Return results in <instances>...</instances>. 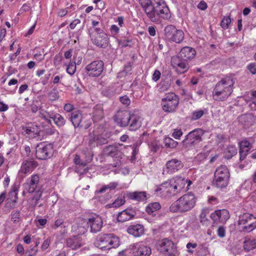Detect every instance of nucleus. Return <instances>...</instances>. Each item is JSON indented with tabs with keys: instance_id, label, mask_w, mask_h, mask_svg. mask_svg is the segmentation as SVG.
Returning <instances> with one entry per match:
<instances>
[{
	"instance_id": "nucleus-1",
	"label": "nucleus",
	"mask_w": 256,
	"mask_h": 256,
	"mask_svg": "<svg viewBox=\"0 0 256 256\" xmlns=\"http://www.w3.org/2000/svg\"><path fill=\"white\" fill-rule=\"evenodd\" d=\"M140 4L149 20L158 22L162 18L170 20L171 17L170 10L166 3L162 0H140Z\"/></svg>"
},
{
	"instance_id": "nucleus-2",
	"label": "nucleus",
	"mask_w": 256,
	"mask_h": 256,
	"mask_svg": "<svg viewBox=\"0 0 256 256\" xmlns=\"http://www.w3.org/2000/svg\"><path fill=\"white\" fill-rule=\"evenodd\" d=\"M196 52L192 48L186 46L183 48L179 54L172 58L171 63L172 66L176 68L178 73H183L188 68L186 62L195 57Z\"/></svg>"
},
{
	"instance_id": "nucleus-3",
	"label": "nucleus",
	"mask_w": 256,
	"mask_h": 256,
	"mask_svg": "<svg viewBox=\"0 0 256 256\" xmlns=\"http://www.w3.org/2000/svg\"><path fill=\"white\" fill-rule=\"evenodd\" d=\"M197 198L195 194L188 192L172 203L170 210L172 212H186L192 210L195 206Z\"/></svg>"
},
{
	"instance_id": "nucleus-4",
	"label": "nucleus",
	"mask_w": 256,
	"mask_h": 256,
	"mask_svg": "<svg viewBox=\"0 0 256 256\" xmlns=\"http://www.w3.org/2000/svg\"><path fill=\"white\" fill-rule=\"evenodd\" d=\"M233 84V80L230 78H226L219 81L213 90V98L217 101L226 100L232 93Z\"/></svg>"
},
{
	"instance_id": "nucleus-5",
	"label": "nucleus",
	"mask_w": 256,
	"mask_h": 256,
	"mask_svg": "<svg viewBox=\"0 0 256 256\" xmlns=\"http://www.w3.org/2000/svg\"><path fill=\"white\" fill-rule=\"evenodd\" d=\"M230 172L226 166H218L214 173L212 185L220 189L226 188L230 183Z\"/></svg>"
},
{
	"instance_id": "nucleus-6",
	"label": "nucleus",
	"mask_w": 256,
	"mask_h": 256,
	"mask_svg": "<svg viewBox=\"0 0 256 256\" xmlns=\"http://www.w3.org/2000/svg\"><path fill=\"white\" fill-rule=\"evenodd\" d=\"M96 246L102 250H109L120 245V240L113 234H100L95 242Z\"/></svg>"
},
{
	"instance_id": "nucleus-7",
	"label": "nucleus",
	"mask_w": 256,
	"mask_h": 256,
	"mask_svg": "<svg viewBox=\"0 0 256 256\" xmlns=\"http://www.w3.org/2000/svg\"><path fill=\"white\" fill-rule=\"evenodd\" d=\"M204 131L202 128H196L190 132L182 141L183 145L186 148H190L202 141Z\"/></svg>"
},
{
	"instance_id": "nucleus-8",
	"label": "nucleus",
	"mask_w": 256,
	"mask_h": 256,
	"mask_svg": "<svg viewBox=\"0 0 256 256\" xmlns=\"http://www.w3.org/2000/svg\"><path fill=\"white\" fill-rule=\"evenodd\" d=\"M238 224L243 226L242 232H250L256 228V218L252 214L244 213L239 216Z\"/></svg>"
},
{
	"instance_id": "nucleus-9",
	"label": "nucleus",
	"mask_w": 256,
	"mask_h": 256,
	"mask_svg": "<svg viewBox=\"0 0 256 256\" xmlns=\"http://www.w3.org/2000/svg\"><path fill=\"white\" fill-rule=\"evenodd\" d=\"M178 103L179 98L174 92L166 94L162 100V105L165 112L175 111Z\"/></svg>"
},
{
	"instance_id": "nucleus-10",
	"label": "nucleus",
	"mask_w": 256,
	"mask_h": 256,
	"mask_svg": "<svg viewBox=\"0 0 256 256\" xmlns=\"http://www.w3.org/2000/svg\"><path fill=\"white\" fill-rule=\"evenodd\" d=\"M54 146L51 143L42 142L36 147V156L37 158L45 160L50 158L53 154Z\"/></svg>"
},
{
	"instance_id": "nucleus-11",
	"label": "nucleus",
	"mask_w": 256,
	"mask_h": 256,
	"mask_svg": "<svg viewBox=\"0 0 256 256\" xmlns=\"http://www.w3.org/2000/svg\"><path fill=\"white\" fill-rule=\"evenodd\" d=\"M157 248L160 252L168 256H176L177 254L175 244L168 238H164L159 240Z\"/></svg>"
},
{
	"instance_id": "nucleus-12",
	"label": "nucleus",
	"mask_w": 256,
	"mask_h": 256,
	"mask_svg": "<svg viewBox=\"0 0 256 256\" xmlns=\"http://www.w3.org/2000/svg\"><path fill=\"white\" fill-rule=\"evenodd\" d=\"M164 32L165 36L170 41L179 44L184 40V32L182 30H177L174 25L170 24L166 26Z\"/></svg>"
},
{
	"instance_id": "nucleus-13",
	"label": "nucleus",
	"mask_w": 256,
	"mask_h": 256,
	"mask_svg": "<svg viewBox=\"0 0 256 256\" xmlns=\"http://www.w3.org/2000/svg\"><path fill=\"white\" fill-rule=\"evenodd\" d=\"M175 194L186 192L190 189L192 182L181 176H176L170 179Z\"/></svg>"
},
{
	"instance_id": "nucleus-14",
	"label": "nucleus",
	"mask_w": 256,
	"mask_h": 256,
	"mask_svg": "<svg viewBox=\"0 0 256 256\" xmlns=\"http://www.w3.org/2000/svg\"><path fill=\"white\" fill-rule=\"evenodd\" d=\"M230 217L229 212L226 209L216 210L210 214V218L212 221L213 225L224 224L230 218Z\"/></svg>"
},
{
	"instance_id": "nucleus-15",
	"label": "nucleus",
	"mask_w": 256,
	"mask_h": 256,
	"mask_svg": "<svg viewBox=\"0 0 256 256\" xmlns=\"http://www.w3.org/2000/svg\"><path fill=\"white\" fill-rule=\"evenodd\" d=\"M104 63L102 60H94L86 67V74L91 77L100 76L104 70Z\"/></svg>"
},
{
	"instance_id": "nucleus-16",
	"label": "nucleus",
	"mask_w": 256,
	"mask_h": 256,
	"mask_svg": "<svg viewBox=\"0 0 256 256\" xmlns=\"http://www.w3.org/2000/svg\"><path fill=\"white\" fill-rule=\"evenodd\" d=\"M22 133L30 138H39L40 135V128L34 122H28L22 127Z\"/></svg>"
},
{
	"instance_id": "nucleus-17",
	"label": "nucleus",
	"mask_w": 256,
	"mask_h": 256,
	"mask_svg": "<svg viewBox=\"0 0 256 256\" xmlns=\"http://www.w3.org/2000/svg\"><path fill=\"white\" fill-rule=\"evenodd\" d=\"M86 222L88 226L90 228V232L92 233L99 232L103 226V221L102 218L96 214L90 216Z\"/></svg>"
},
{
	"instance_id": "nucleus-18",
	"label": "nucleus",
	"mask_w": 256,
	"mask_h": 256,
	"mask_svg": "<svg viewBox=\"0 0 256 256\" xmlns=\"http://www.w3.org/2000/svg\"><path fill=\"white\" fill-rule=\"evenodd\" d=\"M172 184L168 180L162 183L155 190L158 196L161 197L166 198L176 195Z\"/></svg>"
},
{
	"instance_id": "nucleus-19",
	"label": "nucleus",
	"mask_w": 256,
	"mask_h": 256,
	"mask_svg": "<svg viewBox=\"0 0 256 256\" xmlns=\"http://www.w3.org/2000/svg\"><path fill=\"white\" fill-rule=\"evenodd\" d=\"M132 254L134 256H150L152 250L143 242L136 243L133 246Z\"/></svg>"
},
{
	"instance_id": "nucleus-20",
	"label": "nucleus",
	"mask_w": 256,
	"mask_h": 256,
	"mask_svg": "<svg viewBox=\"0 0 256 256\" xmlns=\"http://www.w3.org/2000/svg\"><path fill=\"white\" fill-rule=\"evenodd\" d=\"M44 113H39L38 116L48 123L52 124L53 122L58 126L60 127L64 124L65 120L64 118L58 113H52V115L49 118L44 114Z\"/></svg>"
},
{
	"instance_id": "nucleus-21",
	"label": "nucleus",
	"mask_w": 256,
	"mask_h": 256,
	"mask_svg": "<svg viewBox=\"0 0 256 256\" xmlns=\"http://www.w3.org/2000/svg\"><path fill=\"white\" fill-rule=\"evenodd\" d=\"M38 162L33 159L24 160L22 164L20 172L28 174L32 172L38 166Z\"/></svg>"
},
{
	"instance_id": "nucleus-22",
	"label": "nucleus",
	"mask_w": 256,
	"mask_h": 256,
	"mask_svg": "<svg viewBox=\"0 0 256 256\" xmlns=\"http://www.w3.org/2000/svg\"><path fill=\"white\" fill-rule=\"evenodd\" d=\"M39 180L40 176L36 174L32 175L30 177L27 178L24 183L25 189L29 193L34 192L38 186Z\"/></svg>"
},
{
	"instance_id": "nucleus-23",
	"label": "nucleus",
	"mask_w": 256,
	"mask_h": 256,
	"mask_svg": "<svg viewBox=\"0 0 256 256\" xmlns=\"http://www.w3.org/2000/svg\"><path fill=\"white\" fill-rule=\"evenodd\" d=\"M86 222L84 218H78L76 220V223L72 226V230L78 235H82L86 232Z\"/></svg>"
},
{
	"instance_id": "nucleus-24",
	"label": "nucleus",
	"mask_w": 256,
	"mask_h": 256,
	"mask_svg": "<svg viewBox=\"0 0 256 256\" xmlns=\"http://www.w3.org/2000/svg\"><path fill=\"white\" fill-rule=\"evenodd\" d=\"M136 214V210L132 208H128L118 213L117 220L118 222H124L133 218Z\"/></svg>"
},
{
	"instance_id": "nucleus-25",
	"label": "nucleus",
	"mask_w": 256,
	"mask_h": 256,
	"mask_svg": "<svg viewBox=\"0 0 256 256\" xmlns=\"http://www.w3.org/2000/svg\"><path fill=\"white\" fill-rule=\"evenodd\" d=\"M92 43L100 48H106L108 46V38L107 34L104 36H94L93 33H90Z\"/></svg>"
},
{
	"instance_id": "nucleus-26",
	"label": "nucleus",
	"mask_w": 256,
	"mask_h": 256,
	"mask_svg": "<svg viewBox=\"0 0 256 256\" xmlns=\"http://www.w3.org/2000/svg\"><path fill=\"white\" fill-rule=\"evenodd\" d=\"M84 244L82 238L79 236H72L66 240V245L72 250H76L81 247Z\"/></svg>"
},
{
	"instance_id": "nucleus-27",
	"label": "nucleus",
	"mask_w": 256,
	"mask_h": 256,
	"mask_svg": "<svg viewBox=\"0 0 256 256\" xmlns=\"http://www.w3.org/2000/svg\"><path fill=\"white\" fill-rule=\"evenodd\" d=\"M166 167L168 172L172 174L180 170L183 167V164L180 160L172 159L166 162Z\"/></svg>"
},
{
	"instance_id": "nucleus-28",
	"label": "nucleus",
	"mask_w": 256,
	"mask_h": 256,
	"mask_svg": "<svg viewBox=\"0 0 256 256\" xmlns=\"http://www.w3.org/2000/svg\"><path fill=\"white\" fill-rule=\"evenodd\" d=\"M128 232L135 237H140L144 232V227L140 224L132 225L128 226Z\"/></svg>"
},
{
	"instance_id": "nucleus-29",
	"label": "nucleus",
	"mask_w": 256,
	"mask_h": 256,
	"mask_svg": "<svg viewBox=\"0 0 256 256\" xmlns=\"http://www.w3.org/2000/svg\"><path fill=\"white\" fill-rule=\"evenodd\" d=\"M130 114H125L120 113L118 114H116L114 116V120L120 126H126L128 125L130 120Z\"/></svg>"
},
{
	"instance_id": "nucleus-30",
	"label": "nucleus",
	"mask_w": 256,
	"mask_h": 256,
	"mask_svg": "<svg viewBox=\"0 0 256 256\" xmlns=\"http://www.w3.org/2000/svg\"><path fill=\"white\" fill-rule=\"evenodd\" d=\"M93 133L94 136L92 137L88 142V145L90 148H92L98 145L104 144L107 142L106 139L102 138L100 135L96 134L94 131Z\"/></svg>"
},
{
	"instance_id": "nucleus-31",
	"label": "nucleus",
	"mask_w": 256,
	"mask_h": 256,
	"mask_svg": "<svg viewBox=\"0 0 256 256\" xmlns=\"http://www.w3.org/2000/svg\"><path fill=\"white\" fill-rule=\"evenodd\" d=\"M74 161L76 164L75 168L76 172L82 174H86L88 172V170L85 168L86 164L81 161L80 156L76 154L75 156Z\"/></svg>"
},
{
	"instance_id": "nucleus-32",
	"label": "nucleus",
	"mask_w": 256,
	"mask_h": 256,
	"mask_svg": "<svg viewBox=\"0 0 256 256\" xmlns=\"http://www.w3.org/2000/svg\"><path fill=\"white\" fill-rule=\"evenodd\" d=\"M127 197L135 201H144L146 200V194L145 192H129L126 194Z\"/></svg>"
},
{
	"instance_id": "nucleus-33",
	"label": "nucleus",
	"mask_w": 256,
	"mask_h": 256,
	"mask_svg": "<svg viewBox=\"0 0 256 256\" xmlns=\"http://www.w3.org/2000/svg\"><path fill=\"white\" fill-rule=\"evenodd\" d=\"M131 122L130 124V130L135 131L138 129L142 125L141 118L132 114L130 116Z\"/></svg>"
},
{
	"instance_id": "nucleus-34",
	"label": "nucleus",
	"mask_w": 256,
	"mask_h": 256,
	"mask_svg": "<svg viewBox=\"0 0 256 256\" xmlns=\"http://www.w3.org/2000/svg\"><path fill=\"white\" fill-rule=\"evenodd\" d=\"M243 248L245 252H248L256 248V240L246 237L243 243Z\"/></svg>"
},
{
	"instance_id": "nucleus-35",
	"label": "nucleus",
	"mask_w": 256,
	"mask_h": 256,
	"mask_svg": "<svg viewBox=\"0 0 256 256\" xmlns=\"http://www.w3.org/2000/svg\"><path fill=\"white\" fill-rule=\"evenodd\" d=\"M208 211L206 209H202L199 215L200 222L203 226H208L210 221L208 218Z\"/></svg>"
},
{
	"instance_id": "nucleus-36",
	"label": "nucleus",
	"mask_w": 256,
	"mask_h": 256,
	"mask_svg": "<svg viewBox=\"0 0 256 256\" xmlns=\"http://www.w3.org/2000/svg\"><path fill=\"white\" fill-rule=\"evenodd\" d=\"M161 208V206L159 202H154L149 204L146 207V210L149 214L154 216V212L158 211Z\"/></svg>"
},
{
	"instance_id": "nucleus-37",
	"label": "nucleus",
	"mask_w": 256,
	"mask_h": 256,
	"mask_svg": "<svg viewBox=\"0 0 256 256\" xmlns=\"http://www.w3.org/2000/svg\"><path fill=\"white\" fill-rule=\"evenodd\" d=\"M118 148L115 145H110L104 148V152L106 156H114L117 154Z\"/></svg>"
},
{
	"instance_id": "nucleus-38",
	"label": "nucleus",
	"mask_w": 256,
	"mask_h": 256,
	"mask_svg": "<svg viewBox=\"0 0 256 256\" xmlns=\"http://www.w3.org/2000/svg\"><path fill=\"white\" fill-rule=\"evenodd\" d=\"M82 120V113H72L70 120L74 127H78L80 126Z\"/></svg>"
},
{
	"instance_id": "nucleus-39",
	"label": "nucleus",
	"mask_w": 256,
	"mask_h": 256,
	"mask_svg": "<svg viewBox=\"0 0 256 256\" xmlns=\"http://www.w3.org/2000/svg\"><path fill=\"white\" fill-rule=\"evenodd\" d=\"M164 146L166 148H176L178 144V142L175 141L174 140L170 138H166L164 139Z\"/></svg>"
},
{
	"instance_id": "nucleus-40",
	"label": "nucleus",
	"mask_w": 256,
	"mask_h": 256,
	"mask_svg": "<svg viewBox=\"0 0 256 256\" xmlns=\"http://www.w3.org/2000/svg\"><path fill=\"white\" fill-rule=\"evenodd\" d=\"M126 202L125 198L123 196H120L111 204H110L111 208H118L123 205Z\"/></svg>"
},
{
	"instance_id": "nucleus-41",
	"label": "nucleus",
	"mask_w": 256,
	"mask_h": 256,
	"mask_svg": "<svg viewBox=\"0 0 256 256\" xmlns=\"http://www.w3.org/2000/svg\"><path fill=\"white\" fill-rule=\"evenodd\" d=\"M20 211L18 210L12 212L10 214L11 220L15 224L19 222L20 220Z\"/></svg>"
},
{
	"instance_id": "nucleus-42",
	"label": "nucleus",
	"mask_w": 256,
	"mask_h": 256,
	"mask_svg": "<svg viewBox=\"0 0 256 256\" xmlns=\"http://www.w3.org/2000/svg\"><path fill=\"white\" fill-rule=\"evenodd\" d=\"M42 192L41 190H38L35 192L32 198V204L34 207L36 206L38 204L39 200L42 197Z\"/></svg>"
},
{
	"instance_id": "nucleus-43",
	"label": "nucleus",
	"mask_w": 256,
	"mask_h": 256,
	"mask_svg": "<svg viewBox=\"0 0 256 256\" xmlns=\"http://www.w3.org/2000/svg\"><path fill=\"white\" fill-rule=\"evenodd\" d=\"M250 150V148H244L240 146L239 153L240 156V160H242L245 158Z\"/></svg>"
},
{
	"instance_id": "nucleus-44",
	"label": "nucleus",
	"mask_w": 256,
	"mask_h": 256,
	"mask_svg": "<svg viewBox=\"0 0 256 256\" xmlns=\"http://www.w3.org/2000/svg\"><path fill=\"white\" fill-rule=\"evenodd\" d=\"M76 70V64L75 62H70L68 66L66 71L70 75L74 74Z\"/></svg>"
},
{
	"instance_id": "nucleus-45",
	"label": "nucleus",
	"mask_w": 256,
	"mask_h": 256,
	"mask_svg": "<svg viewBox=\"0 0 256 256\" xmlns=\"http://www.w3.org/2000/svg\"><path fill=\"white\" fill-rule=\"evenodd\" d=\"M250 106L252 110H256V90L252 92V102L250 103Z\"/></svg>"
},
{
	"instance_id": "nucleus-46",
	"label": "nucleus",
	"mask_w": 256,
	"mask_h": 256,
	"mask_svg": "<svg viewBox=\"0 0 256 256\" xmlns=\"http://www.w3.org/2000/svg\"><path fill=\"white\" fill-rule=\"evenodd\" d=\"M38 252V248L34 246H30L28 250L25 252L26 256H35Z\"/></svg>"
},
{
	"instance_id": "nucleus-47",
	"label": "nucleus",
	"mask_w": 256,
	"mask_h": 256,
	"mask_svg": "<svg viewBox=\"0 0 256 256\" xmlns=\"http://www.w3.org/2000/svg\"><path fill=\"white\" fill-rule=\"evenodd\" d=\"M172 82L173 80L172 78L170 76L168 78H167L164 81L162 86V88L166 90L168 89Z\"/></svg>"
},
{
	"instance_id": "nucleus-48",
	"label": "nucleus",
	"mask_w": 256,
	"mask_h": 256,
	"mask_svg": "<svg viewBox=\"0 0 256 256\" xmlns=\"http://www.w3.org/2000/svg\"><path fill=\"white\" fill-rule=\"evenodd\" d=\"M48 97L50 100H54L58 99L59 97L58 92L56 88H54L49 93Z\"/></svg>"
},
{
	"instance_id": "nucleus-49",
	"label": "nucleus",
	"mask_w": 256,
	"mask_h": 256,
	"mask_svg": "<svg viewBox=\"0 0 256 256\" xmlns=\"http://www.w3.org/2000/svg\"><path fill=\"white\" fill-rule=\"evenodd\" d=\"M226 232V228L224 226H218L217 230V234L220 238H223L225 237Z\"/></svg>"
},
{
	"instance_id": "nucleus-50",
	"label": "nucleus",
	"mask_w": 256,
	"mask_h": 256,
	"mask_svg": "<svg viewBox=\"0 0 256 256\" xmlns=\"http://www.w3.org/2000/svg\"><path fill=\"white\" fill-rule=\"evenodd\" d=\"M64 220L62 218H58L55 222L52 228L56 230L59 227L62 228L64 224Z\"/></svg>"
},
{
	"instance_id": "nucleus-51",
	"label": "nucleus",
	"mask_w": 256,
	"mask_h": 256,
	"mask_svg": "<svg viewBox=\"0 0 256 256\" xmlns=\"http://www.w3.org/2000/svg\"><path fill=\"white\" fill-rule=\"evenodd\" d=\"M231 20L230 17L224 18L221 22V26L224 29H226L228 28V24H230Z\"/></svg>"
},
{
	"instance_id": "nucleus-52",
	"label": "nucleus",
	"mask_w": 256,
	"mask_h": 256,
	"mask_svg": "<svg viewBox=\"0 0 256 256\" xmlns=\"http://www.w3.org/2000/svg\"><path fill=\"white\" fill-rule=\"evenodd\" d=\"M239 146L244 148H252V144L247 139H244L239 143Z\"/></svg>"
},
{
	"instance_id": "nucleus-53",
	"label": "nucleus",
	"mask_w": 256,
	"mask_h": 256,
	"mask_svg": "<svg viewBox=\"0 0 256 256\" xmlns=\"http://www.w3.org/2000/svg\"><path fill=\"white\" fill-rule=\"evenodd\" d=\"M198 249L199 250L198 251V256H202V255H206V252L208 251V248L204 247L203 245H200L198 247Z\"/></svg>"
},
{
	"instance_id": "nucleus-54",
	"label": "nucleus",
	"mask_w": 256,
	"mask_h": 256,
	"mask_svg": "<svg viewBox=\"0 0 256 256\" xmlns=\"http://www.w3.org/2000/svg\"><path fill=\"white\" fill-rule=\"evenodd\" d=\"M50 238L45 240L41 246V250L42 251L46 250L50 246Z\"/></svg>"
},
{
	"instance_id": "nucleus-55",
	"label": "nucleus",
	"mask_w": 256,
	"mask_h": 256,
	"mask_svg": "<svg viewBox=\"0 0 256 256\" xmlns=\"http://www.w3.org/2000/svg\"><path fill=\"white\" fill-rule=\"evenodd\" d=\"M208 204L216 205L219 203V200L217 198L214 196H210L208 200Z\"/></svg>"
},
{
	"instance_id": "nucleus-56",
	"label": "nucleus",
	"mask_w": 256,
	"mask_h": 256,
	"mask_svg": "<svg viewBox=\"0 0 256 256\" xmlns=\"http://www.w3.org/2000/svg\"><path fill=\"white\" fill-rule=\"evenodd\" d=\"M160 148V145L156 143H152L149 144V148L152 152H156Z\"/></svg>"
},
{
	"instance_id": "nucleus-57",
	"label": "nucleus",
	"mask_w": 256,
	"mask_h": 256,
	"mask_svg": "<svg viewBox=\"0 0 256 256\" xmlns=\"http://www.w3.org/2000/svg\"><path fill=\"white\" fill-rule=\"evenodd\" d=\"M182 134V132L180 129H175L172 136L176 139H180Z\"/></svg>"
},
{
	"instance_id": "nucleus-58",
	"label": "nucleus",
	"mask_w": 256,
	"mask_h": 256,
	"mask_svg": "<svg viewBox=\"0 0 256 256\" xmlns=\"http://www.w3.org/2000/svg\"><path fill=\"white\" fill-rule=\"evenodd\" d=\"M94 34L93 33L94 36H104L106 34L104 30L100 28H94Z\"/></svg>"
},
{
	"instance_id": "nucleus-59",
	"label": "nucleus",
	"mask_w": 256,
	"mask_h": 256,
	"mask_svg": "<svg viewBox=\"0 0 256 256\" xmlns=\"http://www.w3.org/2000/svg\"><path fill=\"white\" fill-rule=\"evenodd\" d=\"M247 68L252 74H256V64L255 63L249 64L247 66Z\"/></svg>"
},
{
	"instance_id": "nucleus-60",
	"label": "nucleus",
	"mask_w": 256,
	"mask_h": 256,
	"mask_svg": "<svg viewBox=\"0 0 256 256\" xmlns=\"http://www.w3.org/2000/svg\"><path fill=\"white\" fill-rule=\"evenodd\" d=\"M197 246L196 243L188 242L186 244V247L188 248V251L189 253L192 254L194 251L191 248H195Z\"/></svg>"
},
{
	"instance_id": "nucleus-61",
	"label": "nucleus",
	"mask_w": 256,
	"mask_h": 256,
	"mask_svg": "<svg viewBox=\"0 0 256 256\" xmlns=\"http://www.w3.org/2000/svg\"><path fill=\"white\" fill-rule=\"evenodd\" d=\"M161 76V73L158 70H155L153 75H152V80L154 82H157L158 80H160Z\"/></svg>"
},
{
	"instance_id": "nucleus-62",
	"label": "nucleus",
	"mask_w": 256,
	"mask_h": 256,
	"mask_svg": "<svg viewBox=\"0 0 256 256\" xmlns=\"http://www.w3.org/2000/svg\"><path fill=\"white\" fill-rule=\"evenodd\" d=\"M110 30L112 34L114 36H116L118 33L120 29L118 26L113 24L111 26Z\"/></svg>"
},
{
	"instance_id": "nucleus-63",
	"label": "nucleus",
	"mask_w": 256,
	"mask_h": 256,
	"mask_svg": "<svg viewBox=\"0 0 256 256\" xmlns=\"http://www.w3.org/2000/svg\"><path fill=\"white\" fill-rule=\"evenodd\" d=\"M120 102L126 106H128L130 104V100L126 96H124L120 98Z\"/></svg>"
},
{
	"instance_id": "nucleus-64",
	"label": "nucleus",
	"mask_w": 256,
	"mask_h": 256,
	"mask_svg": "<svg viewBox=\"0 0 256 256\" xmlns=\"http://www.w3.org/2000/svg\"><path fill=\"white\" fill-rule=\"evenodd\" d=\"M207 7V4L204 0L200 1L198 5V8L202 10H206Z\"/></svg>"
}]
</instances>
